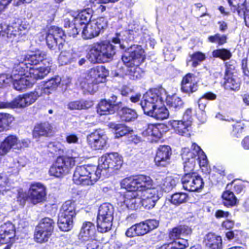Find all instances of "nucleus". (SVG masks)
I'll return each instance as SVG.
<instances>
[{
	"label": "nucleus",
	"mask_w": 249,
	"mask_h": 249,
	"mask_svg": "<svg viewBox=\"0 0 249 249\" xmlns=\"http://www.w3.org/2000/svg\"><path fill=\"white\" fill-rule=\"evenodd\" d=\"M145 58L144 51L139 45L131 46L129 51L122 56V60L127 67L126 75L130 79L137 80L143 76L144 71L140 66Z\"/></svg>",
	"instance_id": "obj_1"
},
{
	"label": "nucleus",
	"mask_w": 249,
	"mask_h": 249,
	"mask_svg": "<svg viewBox=\"0 0 249 249\" xmlns=\"http://www.w3.org/2000/svg\"><path fill=\"white\" fill-rule=\"evenodd\" d=\"M101 172L99 167L92 165L77 166L73 175L75 184L82 185H91L100 178Z\"/></svg>",
	"instance_id": "obj_2"
},
{
	"label": "nucleus",
	"mask_w": 249,
	"mask_h": 249,
	"mask_svg": "<svg viewBox=\"0 0 249 249\" xmlns=\"http://www.w3.org/2000/svg\"><path fill=\"white\" fill-rule=\"evenodd\" d=\"M115 47L107 40L94 43L89 50V58L94 63L108 62L115 54Z\"/></svg>",
	"instance_id": "obj_3"
},
{
	"label": "nucleus",
	"mask_w": 249,
	"mask_h": 249,
	"mask_svg": "<svg viewBox=\"0 0 249 249\" xmlns=\"http://www.w3.org/2000/svg\"><path fill=\"white\" fill-rule=\"evenodd\" d=\"M108 73L104 66H97L91 69L87 75L80 78L81 87L90 93H93L97 90L96 85L105 81Z\"/></svg>",
	"instance_id": "obj_4"
},
{
	"label": "nucleus",
	"mask_w": 249,
	"mask_h": 249,
	"mask_svg": "<svg viewBox=\"0 0 249 249\" xmlns=\"http://www.w3.org/2000/svg\"><path fill=\"white\" fill-rule=\"evenodd\" d=\"M152 179L147 176L140 175L132 176L123 179L121 182L122 188L127 192L137 193L141 195L142 191L152 185Z\"/></svg>",
	"instance_id": "obj_5"
},
{
	"label": "nucleus",
	"mask_w": 249,
	"mask_h": 249,
	"mask_svg": "<svg viewBox=\"0 0 249 249\" xmlns=\"http://www.w3.org/2000/svg\"><path fill=\"white\" fill-rule=\"evenodd\" d=\"M76 214L74 201L68 200L61 206L58 219L59 229L64 231H70L73 227V220Z\"/></svg>",
	"instance_id": "obj_6"
},
{
	"label": "nucleus",
	"mask_w": 249,
	"mask_h": 249,
	"mask_svg": "<svg viewBox=\"0 0 249 249\" xmlns=\"http://www.w3.org/2000/svg\"><path fill=\"white\" fill-rule=\"evenodd\" d=\"M166 97V91L164 89L146 92L143 95L140 104L144 114L148 115L156 107L160 106L161 102H164Z\"/></svg>",
	"instance_id": "obj_7"
},
{
	"label": "nucleus",
	"mask_w": 249,
	"mask_h": 249,
	"mask_svg": "<svg viewBox=\"0 0 249 249\" xmlns=\"http://www.w3.org/2000/svg\"><path fill=\"white\" fill-rule=\"evenodd\" d=\"M27 68L23 63L14 65L12 71V82L14 89L17 90L30 88L34 84V80L29 78V75L26 73Z\"/></svg>",
	"instance_id": "obj_8"
},
{
	"label": "nucleus",
	"mask_w": 249,
	"mask_h": 249,
	"mask_svg": "<svg viewBox=\"0 0 249 249\" xmlns=\"http://www.w3.org/2000/svg\"><path fill=\"white\" fill-rule=\"evenodd\" d=\"M75 163V158L70 156L59 157L51 166L49 174L55 178H61L69 172Z\"/></svg>",
	"instance_id": "obj_9"
},
{
	"label": "nucleus",
	"mask_w": 249,
	"mask_h": 249,
	"mask_svg": "<svg viewBox=\"0 0 249 249\" xmlns=\"http://www.w3.org/2000/svg\"><path fill=\"white\" fill-rule=\"evenodd\" d=\"M123 164V157L118 153L115 152L103 155L98 161L100 171L103 170H107L110 174L119 170Z\"/></svg>",
	"instance_id": "obj_10"
},
{
	"label": "nucleus",
	"mask_w": 249,
	"mask_h": 249,
	"mask_svg": "<svg viewBox=\"0 0 249 249\" xmlns=\"http://www.w3.org/2000/svg\"><path fill=\"white\" fill-rule=\"evenodd\" d=\"M107 19L103 17L91 21L83 28L82 37L84 39H91L98 36L101 31L107 27Z\"/></svg>",
	"instance_id": "obj_11"
},
{
	"label": "nucleus",
	"mask_w": 249,
	"mask_h": 249,
	"mask_svg": "<svg viewBox=\"0 0 249 249\" xmlns=\"http://www.w3.org/2000/svg\"><path fill=\"white\" fill-rule=\"evenodd\" d=\"M192 123V110L190 108L186 110L181 120H172L168 122L174 132L181 136L188 134Z\"/></svg>",
	"instance_id": "obj_12"
},
{
	"label": "nucleus",
	"mask_w": 249,
	"mask_h": 249,
	"mask_svg": "<svg viewBox=\"0 0 249 249\" xmlns=\"http://www.w3.org/2000/svg\"><path fill=\"white\" fill-rule=\"evenodd\" d=\"M183 161H191L192 159L197 162L200 166H204L207 163L206 156L200 147L196 143L192 144L191 149L184 148L181 154Z\"/></svg>",
	"instance_id": "obj_13"
},
{
	"label": "nucleus",
	"mask_w": 249,
	"mask_h": 249,
	"mask_svg": "<svg viewBox=\"0 0 249 249\" xmlns=\"http://www.w3.org/2000/svg\"><path fill=\"white\" fill-rule=\"evenodd\" d=\"M64 33L63 31L55 26L51 27L48 30L46 40L48 47L50 49H53L58 46V49L61 50L63 46L67 45L64 38Z\"/></svg>",
	"instance_id": "obj_14"
},
{
	"label": "nucleus",
	"mask_w": 249,
	"mask_h": 249,
	"mask_svg": "<svg viewBox=\"0 0 249 249\" xmlns=\"http://www.w3.org/2000/svg\"><path fill=\"white\" fill-rule=\"evenodd\" d=\"M29 28L30 24L26 21L12 25H7V36L12 41H20L23 39Z\"/></svg>",
	"instance_id": "obj_15"
},
{
	"label": "nucleus",
	"mask_w": 249,
	"mask_h": 249,
	"mask_svg": "<svg viewBox=\"0 0 249 249\" xmlns=\"http://www.w3.org/2000/svg\"><path fill=\"white\" fill-rule=\"evenodd\" d=\"M28 145V141L25 140L20 141L16 136L10 135L1 143L0 153L1 155H6L12 148L20 149L27 147Z\"/></svg>",
	"instance_id": "obj_16"
},
{
	"label": "nucleus",
	"mask_w": 249,
	"mask_h": 249,
	"mask_svg": "<svg viewBox=\"0 0 249 249\" xmlns=\"http://www.w3.org/2000/svg\"><path fill=\"white\" fill-rule=\"evenodd\" d=\"M107 140L105 132L102 129H97L87 136L88 144L94 150L104 148L107 144Z\"/></svg>",
	"instance_id": "obj_17"
},
{
	"label": "nucleus",
	"mask_w": 249,
	"mask_h": 249,
	"mask_svg": "<svg viewBox=\"0 0 249 249\" xmlns=\"http://www.w3.org/2000/svg\"><path fill=\"white\" fill-rule=\"evenodd\" d=\"M70 15L73 18L74 24L72 25V29H69L68 33L70 36H75L80 31L79 25H82L89 23V21L91 18V15L86 10L82 11L78 13L76 12L70 13Z\"/></svg>",
	"instance_id": "obj_18"
},
{
	"label": "nucleus",
	"mask_w": 249,
	"mask_h": 249,
	"mask_svg": "<svg viewBox=\"0 0 249 249\" xmlns=\"http://www.w3.org/2000/svg\"><path fill=\"white\" fill-rule=\"evenodd\" d=\"M46 57V53L44 52L37 51L35 53H27L20 55L17 56V60L14 65H19L21 63L25 64V67L28 69L31 67V66L37 65L40 62L43 61Z\"/></svg>",
	"instance_id": "obj_19"
},
{
	"label": "nucleus",
	"mask_w": 249,
	"mask_h": 249,
	"mask_svg": "<svg viewBox=\"0 0 249 249\" xmlns=\"http://www.w3.org/2000/svg\"><path fill=\"white\" fill-rule=\"evenodd\" d=\"M183 187L189 191H197L203 185L202 178L196 173H185L181 178Z\"/></svg>",
	"instance_id": "obj_20"
},
{
	"label": "nucleus",
	"mask_w": 249,
	"mask_h": 249,
	"mask_svg": "<svg viewBox=\"0 0 249 249\" xmlns=\"http://www.w3.org/2000/svg\"><path fill=\"white\" fill-rule=\"evenodd\" d=\"M228 2L231 11L243 17L246 25L249 27V3L246 0H228Z\"/></svg>",
	"instance_id": "obj_21"
},
{
	"label": "nucleus",
	"mask_w": 249,
	"mask_h": 249,
	"mask_svg": "<svg viewBox=\"0 0 249 249\" xmlns=\"http://www.w3.org/2000/svg\"><path fill=\"white\" fill-rule=\"evenodd\" d=\"M46 196V187L40 183L32 184L28 191V196L34 204L43 202Z\"/></svg>",
	"instance_id": "obj_22"
},
{
	"label": "nucleus",
	"mask_w": 249,
	"mask_h": 249,
	"mask_svg": "<svg viewBox=\"0 0 249 249\" xmlns=\"http://www.w3.org/2000/svg\"><path fill=\"white\" fill-rule=\"evenodd\" d=\"M181 90L183 93L190 94L198 89V81L195 74L188 73L184 76L181 82Z\"/></svg>",
	"instance_id": "obj_23"
},
{
	"label": "nucleus",
	"mask_w": 249,
	"mask_h": 249,
	"mask_svg": "<svg viewBox=\"0 0 249 249\" xmlns=\"http://www.w3.org/2000/svg\"><path fill=\"white\" fill-rule=\"evenodd\" d=\"M15 236V226L9 221L4 223L0 227V242L2 244L12 243Z\"/></svg>",
	"instance_id": "obj_24"
},
{
	"label": "nucleus",
	"mask_w": 249,
	"mask_h": 249,
	"mask_svg": "<svg viewBox=\"0 0 249 249\" xmlns=\"http://www.w3.org/2000/svg\"><path fill=\"white\" fill-rule=\"evenodd\" d=\"M192 229L186 225H180L172 229L169 232V238L174 242H178L180 240H185L188 244L187 239H184L191 234Z\"/></svg>",
	"instance_id": "obj_25"
},
{
	"label": "nucleus",
	"mask_w": 249,
	"mask_h": 249,
	"mask_svg": "<svg viewBox=\"0 0 249 249\" xmlns=\"http://www.w3.org/2000/svg\"><path fill=\"white\" fill-rule=\"evenodd\" d=\"M171 154V149L170 146L168 145L160 146L155 158L156 164L158 166H166L169 163Z\"/></svg>",
	"instance_id": "obj_26"
},
{
	"label": "nucleus",
	"mask_w": 249,
	"mask_h": 249,
	"mask_svg": "<svg viewBox=\"0 0 249 249\" xmlns=\"http://www.w3.org/2000/svg\"><path fill=\"white\" fill-rule=\"evenodd\" d=\"M178 179L171 176L162 177L157 175L156 177V182L161 189L165 192L171 191L176 186Z\"/></svg>",
	"instance_id": "obj_27"
},
{
	"label": "nucleus",
	"mask_w": 249,
	"mask_h": 249,
	"mask_svg": "<svg viewBox=\"0 0 249 249\" xmlns=\"http://www.w3.org/2000/svg\"><path fill=\"white\" fill-rule=\"evenodd\" d=\"M96 230L94 225L90 222L83 223L80 233L79 239L81 242H85L95 237Z\"/></svg>",
	"instance_id": "obj_28"
},
{
	"label": "nucleus",
	"mask_w": 249,
	"mask_h": 249,
	"mask_svg": "<svg viewBox=\"0 0 249 249\" xmlns=\"http://www.w3.org/2000/svg\"><path fill=\"white\" fill-rule=\"evenodd\" d=\"M4 164L10 170V173L15 175L18 174L21 169L25 166V163L22 161L21 158L15 159L10 156L6 158Z\"/></svg>",
	"instance_id": "obj_29"
},
{
	"label": "nucleus",
	"mask_w": 249,
	"mask_h": 249,
	"mask_svg": "<svg viewBox=\"0 0 249 249\" xmlns=\"http://www.w3.org/2000/svg\"><path fill=\"white\" fill-rule=\"evenodd\" d=\"M123 202L128 209H136L141 203V195L137 193L127 192L124 195Z\"/></svg>",
	"instance_id": "obj_30"
},
{
	"label": "nucleus",
	"mask_w": 249,
	"mask_h": 249,
	"mask_svg": "<svg viewBox=\"0 0 249 249\" xmlns=\"http://www.w3.org/2000/svg\"><path fill=\"white\" fill-rule=\"evenodd\" d=\"M159 126L154 124H149L142 132V135L147 138L148 140L157 141L162 136Z\"/></svg>",
	"instance_id": "obj_31"
},
{
	"label": "nucleus",
	"mask_w": 249,
	"mask_h": 249,
	"mask_svg": "<svg viewBox=\"0 0 249 249\" xmlns=\"http://www.w3.org/2000/svg\"><path fill=\"white\" fill-rule=\"evenodd\" d=\"M49 67L35 68L34 67L27 68L26 73L29 75V78H32L35 82L36 79H42L47 75L50 71Z\"/></svg>",
	"instance_id": "obj_32"
},
{
	"label": "nucleus",
	"mask_w": 249,
	"mask_h": 249,
	"mask_svg": "<svg viewBox=\"0 0 249 249\" xmlns=\"http://www.w3.org/2000/svg\"><path fill=\"white\" fill-rule=\"evenodd\" d=\"M204 243L208 249H219L222 246V239L214 233H209L205 236Z\"/></svg>",
	"instance_id": "obj_33"
},
{
	"label": "nucleus",
	"mask_w": 249,
	"mask_h": 249,
	"mask_svg": "<svg viewBox=\"0 0 249 249\" xmlns=\"http://www.w3.org/2000/svg\"><path fill=\"white\" fill-rule=\"evenodd\" d=\"M52 126L48 123L38 124L34 127L33 135L35 138L41 136H48L52 133Z\"/></svg>",
	"instance_id": "obj_34"
},
{
	"label": "nucleus",
	"mask_w": 249,
	"mask_h": 249,
	"mask_svg": "<svg viewBox=\"0 0 249 249\" xmlns=\"http://www.w3.org/2000/svg\"><path fill=\"white\" fill-rule=\"evenodd\" d=\"M147 115L157 120H164L169 117V113L164 105V102H161L160 106L156 107Z\"/></svg>",
	"instance_id": "obj_35"
},
{
	"label": "nucleus",
	"mask_w": 249,
	"mask_h": 249,
	"mask_svg": "<svg viewBox=\"0 0 249 249\" xmlns=\"http://www.w3.org/2000/svg\"><path fill=\"white\" fill-rule=\"evenodd\" d=\"M28 106L24 94L18 96L10 103H1L0 108H22Z\"/></svg>",
	"instance_id": "obj_36"
},
{
	"label": "nucleus",
	"mask_w": 249,
	"mask_h": 249,
	"mask_svg": "<svg viewBox=\"0 0 249 249\" xmlns=\"http://www.w3.org/2000/svg\"><path fill=\"white\" fill-rule=\"evenodd\" d=\"M224 79V86L226 89L232 90H238L240 83L236 77L232 74H227Z\"/></svg>",
	"instance_id": "obj_37"
},
{
	"label": "nucleus",
	"mask_w": 249,
	"mask_h": 249,
	"mask_svg": "<svg viewBox=\"0 0 249 249\" xmlns=\"http://www.w3.org/2000/svg\"><path fill=\"white\" fill-rule=\"evenodd\" d=\"M107 125L109 128L115 130V137L117 138L124 136L132 131L130 128L123 124H117L113 122H110Z\"/></svg>",
	"instance_id": "obj_38"
},
{
	"label": "nucleus",
	"mask_w": 249,
	"mask_h": 249,
	"mask_svg": "<svg viewBox=\"0 0 249 249\" xmlns=\"http://www.w3.org/2000/svg\"><path fill=\"white\" fill-rule=\"evenodd\" d=\"M114 208L109 203H104L100 205L97 217L113 219Z\"/></svg>",
	"instance_id": "obj_39"
},
{
	"label": "nucleus",
	"mask_w": 249,
	"mask_h": 249,
	"mask_svg": "<svg viewBox=\"0 0 249 249\" xmlns=\"http://www.w3.org/2000/svg\"><path fill=\"white\" fill-rule=\"evenodd\" d=\"M115 109L113 104L106 100H102L97 107V112L100 115H106L114 112Z\"/></svg>",
	"instance_id": "obj_40"
},
{
	"label": "nucleus",
	"mask_w": 249,
	"mask_h": 249,
	"mask_svg": "<svg viewBox=\"0 0 249 249\" xmlns=\"http://www.w3.org/2000/svg\"><path fill=\"white\" fill-rule=\"evenodd\" d=\"M61 81V79L59 76H56L46 81L42 88V92L46 94H49L52 91L58 87Z\"/></svg>",
	"instance_id": "obj_41"
},
{
	"label": "nucleus",
	"mask_w": 249,
	"mask_h": 249,
	"mask_svg": "<svg viewBox=\"0 0 249 249\" xmlns=\"http://www.w3.org/2000/svg\"><path fill=\"white\" fill-rule=\"evenodd\" d=\"M113 219L97 217V225L98 231L103 233L110 230L112 226Z\"/></svg>",
	"instance_id": "obj_42"
},
{
	"label": "nucleus",
	"mask_w": 249,
	"mask_h": 249,
	"mask_svg": "<svg viewBox=\"0 0 249 249\" xmlns=\"http://www.w3.org/2000/svg\"><path fill=\"white\" fill-rule=\"evenodd\" d=\"M52 232L44 230L38 227H36L35 232V239L38 243L46 242L48 241Z\"/></svg>",
	"instance_id": "obj_43"
},
{
	"label": "nucleus",
	"mask_w": 249,
	"mask_h": 249,
	"mask_svg": "<svg viewBox=\"0 0 249 249\" xmlns=\"http://www.w3.org/2000/svg\"><path fill=\"white\" fill-rule=\"evenodd\" d=\"M120 115L122 120L126 122L133 121L137 117L136 111L127 107L122 108L120 111Z\"/></svg>",
	"instance_id": "obj_44"
},
{
	"label": "nucleus",
	"mask_w": 249,
	"mask_h": 249,
	"mask_svg": "<svg viewBox=\"0 0 249 249\" xmlns=\"http://www.w3.org/2000/svg\"><path fill=\"white\" fill-rule=\"evenodd\" d=\"M190 58L187 60V65L188 66L191 63V66L196 67L200 63L205 59V55L199 52L194 53L190 55Z\"/></svg>",
	"instance_id": "obj_45"
},
{
	"label": "nucleus",
	"mask_w": 249,
	"mask_h": 249,
	"mask_svg": "<svg viewBox=\"0 0 249 249\" xmlns=\"http://www.w3.org/2000/svg\"><path fill=\"white\" fill-rule=\"evenodd\" d=\"M165 101H166L168 105L175 109H179L183 107V103L182 100L175 94L169 96L167 95L166 92V97L165 98Z\"/></svg>",
	"instance_id": "obj_46"
},
{
	"label": "nucleus",
	"mask_w": 249,
	"mask_h": 249,
	"mask_svg": "<svg viewBox=\"0 0 249 249\" xmlns=\"http://www.w3.org/2000/svg\"><path fill=\"white\" fill-rule=\"evenodd\" d=\"M189 246V244L185 240H180L178 242L173 241L168 244H164L157 249H185Z\"/></svg>",
	"instance_id": "obj_47"
},
{
	"label": "nucleus",
	"mask_w": 249,
	"mask_h": 249,
	"mask_svg": "<svg viewBox=\"0 0 249 249\" xmlns=\"http://www.w3.org/2000/svg\"><path fill=\"white\" fill-rule=\"evenodd\" d=\"M92 106V102L75 101L70 102L68 104V108L71 110L82 109L88 108Z\"/></svg>",
	"instance_id": "obj_48"
},
{
	"label": "nucleus",
	"mask_w": 249,
	"mask_h": 249,
	"mask_svg": "<svg viewBox=\"0 0 249 249\" xmlns=\"http://www.w3.org/2000/svg\"><path fill=\"white\" fill-rule=\"evenodd\" d=\"M222 197L223 204L227 207L234 206L236 203L237 199L232 192L230 191L224 192Z\"/></svg>",
	"instance_id": "obj_49"
},
{
	"label": "nucleus",
	"mask_w": 249,
	"mask_h": 249,
	"mask_svg": "<svg viewBox=\"0 0 249 249\" xmlns=\"http://www.w3.org/2000/svg\"><path fill=\"white\" fill-rule=\"evenodd\" d=\"M54 226V222L53 220L50 218L45 217L43 218L39 222L37 227L41 229L50 231L53 232Z\"/></svg>",
	"instance_id": "obj_50"
},
{
	"label": "nucleus",
	"mask_w": 249,
	"mask_h": 249,
	"mask_svg": "<svg viewBox=\"0 0 249 249\" xmlns=\"http://www.w3.org/2000/svg\"><path fill=\"white\" fill-rule=\"evenodd\" d=\"M212 55L215 58H220L225 61L229 59L231 57V52L226 49H217L212 52Z\"/></svg>",
	"instance_id": "obj_51"
},
{
	"label": "nucleus",
	"mask_w": 249,
	"mask_h": 249,
	"mask_svg": "<svg viewBox=\"0 0 249 249\" xmlns=\"http://www.w3.org/2000/svg\"><path fill=\"white\" fill-rule=\"evenodd\" d=\"M159 196H155L153 198H147V197L142 196L141 197V203L142 205L146 209H150L153 208L157 201L159 199Z\"/></svg>",
	"instance_id": "obj_52"
},
{
	"label": "nucleus",
	"mask_w": 249,
	"mask_h": 249,
	"mask_svg": "<svg viewBox=\"0 0 249 249\" xmlns=\"http://www.w3.org/2000/svg\"><path fill=\"white\" fill-rule=\"evenodd\" d=\"M187 195L183 193H177L173 194L171 198V202L175 205H179L184 203L187 199Z\"/></svg>",
	"instance_id": "obj_53"
},
{
	"label": "nucleus",
	"mask_w": 249,
	"mask_h": 249,
	"mask_svg": "<svg viewBox=\"0 0 249 249\" xmlns=\"http://www.w3.org/2000/svg\"><path fill=\"white\" fill-rule=\"evenodd\" d=\"M152 185L151 187L146 188L144 190L142 191L141 197L145 196L147 198H153L155 196H159V192L157 188L155 187V184L152 180Z\"/></svg>",
	"instance_id": "obj_54"
},
{
	"label": "nucleus",
	"mask_w": 249,
	"mask_h": 249,
	"mask_svg": "<svg viewBox=\"0 0 249 249\" xmlns=\"http://www.w3.org/2000/svg\"><path fill=\"white\" fill-rule=\"evenodd\" d=\"M208 39L210 42L222 45L227 42V36L224 35H221L219 34H216L213 36H209Z\"/></svg>",
	"instance_id": "obj_55"
},
{
	"label": "nucleus",
	"mask_w": 249,
	"mask_h": 249,
	"mask_svg": "<svg viewBox=\"0 0 249 249\" xmlns=\"http://www.w3.org/2000/svg\"><path fill=\"white\" fill-rule=\"evenodd\" d=\"M10 189V182L7 176L0 175V195L4 193Z\"/></svg>",
	"instance_id": "obj_56"
},
{
	"label": "nucleus",
	"mask_w": 249,
	"mask_h": 249,
	"mask_svg": "<svg viewBox=\"0 0 249 249\" xmlns=\"http://www.w3.org/2000/svg\"><path fill=\"white\" fill-rule=\"evenodd\" d=\"M12 121V117L8 114H0V131L7 127Z\"/></svg>",
	"instance_id": "obj_57"
},
{
	"label": "nucleus",
	"mask_w": 249,
	"mask_h": 249,
	"mask_svg": "<svg viewBox=\"0 0 249 249\" xmlns=\"http://www.w3.org/2000/svg\"><path fill=\"white\" fill-rule=\"evenodd\" d=\"M71 59V53L66 51H62L58 58L59 62L62 65L70 63Z\"/></svg>",
	"instance_id": "obj_58"
},
{
	"label": "nucleus",
	"mask_w": 249,
	"mask_h": 249,
	"mask_svg": "<svg viewBox=\"0 0 249 249\" xmlns=\"http://www.w3.org/2000/svg\"><path fill=\"white\" fill-rule=\"evenodd\" d=\"M83 242L85 244L87 249H101V244L95 237Z\"/></svg>",
	"instance_id": "obj_59"
},
{
	"label": "nucleus",
	"mask_w": 249,
	"mask_h": 249,
	"mask_svg": "<svg viewBox=\"0 0 249 249\" xmlns=\"http://www.w3.org/2000/svg\"><path fill=\"white\" fill-rule=\"evenodd\" d=\"M24 95L28 106L33 104L39 96L38 92L36 91L24 94Z\"/></svg>",
	"instance_id": "obj_60"
},
{
	"label": "nucleus",
	"mask_w": 249,
	"mask_h": 249,
	"mask_svg": "<svg viewBox=\"0 0 249 249\" xmlns=\"http://www.w3.org/2000/svg\"><path fill=\"white\" fill-rule=\"evenodd\" d=\"M233 187V190L237 194L240 193L244 189V185L240 180H234L227 185V188Z\"/></svg>",
	"instance_id": "obj_61"
},
{
	"label": "nucleus",
	"mask_w": 249,
	"mask_h": 249,
	"mask_svg": "<svg viewBox=\"0 0 249 249\" xmlns=\"http://www.w3.org/2000/svg\"><path fill=\"white\" fill-rule=\"evenodd\" d=\"M244 125L241 123H236L233 125L232 135L235 137H240L243 133Z\"/></svg>",
	"instance_id": "obj_62"
},
{
	"label": "nucleus",
	"mask_w": 249,
	"mask_h": 249,
	"mask_svg": "<svg viewBox=\"0 0 249 249\" xmlns=\"http://www.w3.org/2000/svg\"><path fill=\"white\" fill-rule=\"evenodd\" d=\"M196 162L194 159H192L191 161H183L185 172L186 173H193L192 171L194 169Z\"/></svg>",
	"instance_id": "obj_63"
},
{
	"label": "nucleus",
	"mask_w": 249,
	"mask_h": 249,
	"mask_svg": "<svg viewBox=\"0 0 249 249\" xmlns=\"http://www.w3.org/2000/svg\"><path fill=\"white\" fill-rule=\"evenodd\" d=\"M138 236L143 235L148 232L147 227L144 222L135 224Z\"/></svg>",
	"instance_id": "obj_64"
}]
</instances>
